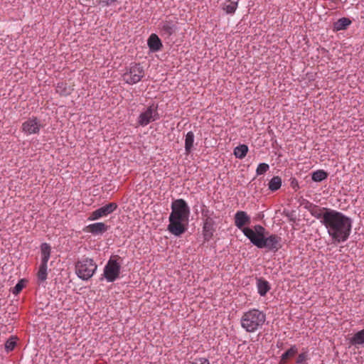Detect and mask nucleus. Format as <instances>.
<instances>
[{"mask_svg":"<svg viewBox=\"0 0 364 364\" xmlns=\"http://www.w3.org/2000/svg\"><path fill=\"white\" fill-rule=\"evenodd\" d=\"M323 225L328 235L336 243L346 242L351 232L353 220L343 213L331 210L325 220Z\"/></svg>","mask_w":364,"mask_h":364,"instance_id":"f257e3e1","label":"nucleus"},{"mask_svg":"<svg viewBox=\"0 0 364 364\" xmlns=\"http://www.w3.org/2000/svg\"><path fill=\"white\" fill-rule=\"evenodd\" d=\"M171 213L168 217L167 230L176 237H180L187 230V223L190 215V208L182 198L174 200L171 205Z\"/></svg>","mask_w":364,"mask_h":364,"instance_id":"f03ea898","label":"nucleus"},{"mask_svg":"<svg viewBox=\"0 0 364 364\" xmlns=\"http://www.w3.org/2000/svg\"><path fill=\"white\" fill-rule=\"evenodd\" d=\"M265 320L266 316L263 312L257 309H252L242 316L241 326L246 331L252 333L260 328Z\"/></svg>","mask_w":364,"mask_h":364,"instance_id":"7ed1b4c3","label":"nucleus"},{"mask_svg":"<svg viewBox=\"0 0 364 364\" xmlns=\"http://www.w3.org/2000/svg\"><path fill=\"white\" fill-rule=\"evenodd\" d=\"M97 266L91 258L85 257L78 260L75 264V272L82 280H88L96 271Z\"/></svg>","mask_w":364,"mask_h":364,"instance_id":"20e7f679","label":"nucleus"},{"mask_svg":"<svg viewBox=\"0 0 364 364\" xmlns=\"http://www.w3.org/2000/svg\"><path fill=\"white\" fill-rule=\"evenodd\" d=\"M255 246L259 249L265 248L268 251L277 252L282 248V237L275 234L267 232L261 240H255Z\"/></svg>","mask_w":364,"mask_h":364,"instance_id":"39448f33","label":"nucleus"},{"mask_svg":"<svg viewBox=\"0 0 364 364\" xmlns=\"http://www.w3.org/2000/svg\"><path fill=\"white\" fill-rule=\"evenodd\" d=\"M144 76V70L140 63H133L130 64L129 70L123 77L125 82L129 85H134L141 80Z\"/></svg>","mask_w":364,"mask_h":364,"instance_id":"423d86ee","label":"nucleus"},{"mask_svg":"<svg viewBox=\"0 0 364 364\" xmlns=\"http://www.w3.org/2000/svg\"><path fill=\"white\" fill-rule=\"evenodd\" d=\"M117 256L111 257L104 267L103 276L109 282H112L118 278L121 266L114 257Z\"/></svg>","mask_w":364,"mask_h":364,"instance_id":"0eeeda50","label":"nucleus"},{"mask_svg":"<svg viewBox=\"0 0 364 364\" xmlns=\"http://www.w3.org/2000/svg\"><path fill=\"white\" fill-rule=\"evenodd\" d=\"M158 106L152 104L150 105L145 112H141L137 122L140 126L145 127L151 122L158 120L160 116L157 111Z\"/></svg>","mask_w":364,"mask_h":364,"instance_id":"6e6552de","label":"nucleus"},{"mask_svg":"<svg viewBox=\"0 0 364 364\" xmlns=\"http://www.w3.org/2000/svg\"><path fill=\"white\" fill-rule=\"evenodd\" d=\"M42 127L40 120L36 117H32L23 122L21 129L26 135L38 134Z\"/></svg>","mask_w":364,"mask_h":364,"instance_id":"1a4fd4ad","label":"nucleus"},{"mask_svg":"<svg viewBox=\"0 0 364 364\" xmlns=\"http://www.w3.org/2000/svg\"><path fill=\"white\" fill-rule=\"evenodd\" d=\"M242 232L254 245L256 242L255 240H261L267 233L265 228L260 225H255L254 229L248 227L244 228Z\"/></svg>","mask_w":364,"mask_h":364,"instance_id":"9d476101","label":"nucleus"},{"mask_svg":"<svg viewBox=\"0 0 364 364\" xmlns=\"http://www.w3.org/2000/svg\"><path fill=\"white\" fill-rule=\"evenodd\" d=\"M118 208L116 203H109L91 213L89 220H96L103 217H107L114 213Z\"/></svg>","mask_w":364,"mask_h":364,"instance_id":"9b49d317","label":"nucleus"},{"mask_svg":"<svg viewBox=\"0 0 364 364\" xmlns=\"http://www.w3.org/2000/svg\"><path fill=\"white\" fill-rule=\"evenodd\" d=\"M311 215L318 220H320V223L323 225L325 223L324 220L326 217L330 214L332 209L328 208H321L315 204L309 203V205L306 207Z\"/></svg>","mask_w":364,"mask_h":364,"instance_id":"f8f14e48","label":"nucleus"},{"mask_svg":"<svg viewBox=\"0 0 364 364\" xmlns=\"http://www.w3.org/2000/svg\"><path fill=\"white\" fill-rule=\"evenodd\" d=\"M109 226L102 222H98L87 225L85 231L91 233L92 235H102L107 231Z\"/></svg>","mask_w":364,"mask_h":364,"instance_id":"ddd939ff","label":"nucleus"},{"mask_svg":"<svg viewBox=\"0 0 364 364\" xmlns=\"http://www.w3.org/2000/svg\"><path fill=\"white\" fill-rule=\"evenodd\" d=\"M161 33L162 36L169 38L177 30L176 23L172 21H164L159 24Z\"/></svg>","mask_w":364,"mask_h":364,"instance_id":"4468645a","label":"nucleus"},{"mask_svg":"<svg viewBox=\"0 0 364 364\" xmlns=\"http://www.w3.org/2000/svg\"><path fill=\"white\" fill-rule=\"evenodd\" d=\"M235 226L242 230L245 228V225L250 223V217L247 214L246 212L239 210L235 214Z\"/></svg>","mask_w":364,"mask_h":364,"instance_id":"2eb2a0df","label":"nucleus"},{"mask_svg":"<svg viewBox=\"0 0 364 364\" xmlns=\"http://www.w3.org/2000/svg\"><path fill=\"white\" fill-rule=\"evenodd\" d=\"M147 46L150 52L156 53L163 48L161 40L156 33H151L147 39Z\"/></svg>","mask_w":364,"mask_h":364,"instance_id":"dca6fc26","label":"nucleus"},{"mask_svg":"<svg viewBox=\"0 0 364 364\" xmlns=\"http://www.w3.org/2000/svg\"><path fill=\"white\" fill-rule=\"evenodd\" d=\"M352 23L349 18L342 17L333 23V31L335 32L346 30Z\"/></svg>","mask_w":364,"mask_h":364,"instance_id":"f3484780","label":"nucleus"},{"mask_svg":"<svg viewBox=\"0 0 364 364\" xmlns=\"http://www.w3.org/2000/svg\"><path fill=\"white\" fill-rule=\"evenodd\" d=\"M195 135L191 131L188 132L185 137V154L188 155L193 149Z\"/></svg>","mask_w":364,"mask_h":364,"instance_id":"a211bd4d","label":"nucleus"},{"mask_svg":"<svg viewBox=\"0 0 364 364\" xmlns=\"http://www.w3.org/2000/svg\"><path fill=\"white\" fill-rule=\"evenodd\" d=\"M215 232V225L210 224H203V235L204 240L206 242L210 241Z\"/></svg>","mask_w":364,"mask_h":364,"instance_id":"6ab92c4d","label":"nucleus"},{"mask_svg":"<svg viewBox=\"0 0 364 364\" xmlns=\"http://www.w3.org/2000/svg\"><path fill=\"white\" fill-rule=\"evenodd\" d=\"M257 287L260 296H265L267 291L270 289L269 283L263 278L257 279Z\"/></svg>","mask_w":364,"mask_h":364,"instance_id":"aec40b11","label":"nucleus"},{"mask_svg":"<svg viewBox=\"0 0 364 364\" xmlns=\"http://www.w3.org/2000/svg\"><path fill=\"white\" fill-rule=\"evenodd\" d=\"M41 262L47 263L50 257L51 247L48 243L43 242L41 245Z\"/></svg>","mask_w":364,"mask_h":364,"instance_id":"412c9836","label":"nucleus"},{"mask_svg":"<svg viewBox=\"0 0 364 364\" xmlns=\"http://www.w3.org/2000/svg\"><path fill=\"white\" fill-rule=\"evenodd\" d=\"M328 173L323 169H318L311 173V179L314 182H321L328 178Z\"/></svg>","mask_w":364,"mask_h":364,"instance_id":"4be33fe9","label":"nucleus"},{"mask_svg":"<svg viewBox=\"0 0 364 364\" xmlns=\"http://www.w3.org/2000/svg\"><path fill=\"white\" fill-rule=\"evenodd\" d=\"M248 146L246 144H240L234 149V155L236 158L242 159L245 157L248 152Z\"/></svg>","mask_w":364,"mask_h":364,"instance_id":"5701e85b","label":"nucleus"},{"mask_svg":"<svg viewBox=\"0 0 364 364\" xmlns=\"http://www.w3.org/2000/svg\"><path fill=\"white\" fill-rule=\"evenodd\" d=\"M298 352V349L296 346H291L289 350H287L285 353H284L282 355L281 358V364H285L287 361L294 357Z\"/></svg>","mask_w":364,"mask_h":364,"instance_id":"b1692460","label":"nucleus"},{"mask_svg":"<svg viewBox=\"0 0 364 364\" xmlns=\"http://www.w3.org/2000/svg\"><path fill=\"white\" fill-rule=\"evenodd\" d=\"M282 183L281 177L278 176H273L268 183V188L271 191H276L281 188Z\"/></svg>","mask_w":364,"mask_h":364,"instance_id":"393cba45","label":"nucleus"},{"mask_svg":"<svg viewBox=\"0 0 364 364\" xmlns=\"http://www.w3.org/2000/svg\"><path fill=\"white\" fill-rule=\"evenodd\" d=\"M230 2L229 4H223V9L228 14H235L237 6H238V0L235 1H231L230 0H228Z\"/></svg>","mask_w":364,"mask_h":364,"instance_id":"a878e982","label":"nucleus"},{"mask_svg":"<svg viewBox=\"0 0 364 364\" xmlns=\"http://www.w3.org/2000/svg\"><path fill=\"white\" fill-rule=\"evenodd\" d=\"M350 342L353 345H355V346L363 344L364 343V329L355 333L354 336L352 337Z\"/></svg>","mask_w":364,"mask_h":364,"instance_id":"bb28decb","label":"nucleus"},{"mask_svg":"<svg viewBox=\"0 0 364 364\" xmlns=\"http://www.w3.org/2000/svg\"><path fill=\"white\" fill-rule=\"evenodd\" d=\"M47 278V263H41L38 272V280L43 282Z\"/></svg>","mask_w":364,"mask_h":364,"instance_id":"cd10ccee","label":"nucleus"},{"mask_svg":"<svg viewBox=\"0 0 364 364\" xmlns=\"http://www.w3.org/2000/svg\"><path fill=\"white\" fill-rule=\"evenodd\" d=\"M26 282L27 281L24 279H20L18 283L11 289V292L14 295L18 294L25 287Z\"/></svg>","mask_w":364,"mask_h":364,"instance_id":"c85d7f7f","label":"nucleus"},{"mask_svg":"<svg viewBox=\"0 0 364 364\" xmlns=\"http://www.w3.org/2000/svg\"><path fill=\"white\" fill-rule=\"evenodd\" d=\"M269 168V164L266 163H260L257 166L256 169V173L257 176L262 175L265 173Z\"/></svg>","mask_w":364,"mask_h":364,"instance_id":"c756f323","label":"nucleus"},{"mask_svg":"<svg viewBox=\"0 0 364 364\" xmlns=\"http://www.w3.org/2000/svg\"><path fill=\"white\" fill-rule=\"evenodd\" d=\"M57 92L62 95H68L70 94V91L67 89L66 85L63 82L58 84Z\"/></svg>","mask_w":364,"mask_h":364,"instance_id":"7c9ffc66","label":"nucleus"},{"mask_svg":"<svg viewBox=\"0 0 364 364\" xmlns=\"http://www.w3.org/2000/svg\"><path fill=\"white\" fill-rule=\"evenodd\" d=\"M201 214L203 218L211 217L213 215L214 212L210 210L205 205H203V208L201 209Z\"/></svg>","mask_w":364,"mask_h":364,"instance_id":"2f4dec72","label":"nucleus"},{"mask_svg":"<svg viewBox=\"0 0 364 364\" xmlns=\"http://www.w3.org/2000/svg\"><path fill=\"white\" fill-rule=\"evenodd\" d=\"M16 346V341L12 339L8 340L5 343V348L7 351H11L14 350Z\"/></svg>","mask_w":364,"mask_h":364,"instance_id":"473e14b6","label":"nucleus"},{"mask_svg":"<svg viewBox=\"0 0 364 364\" xmlns=\"http://www.w3.org/2000/svg\"><path fill=\"white\" fill-rule=\"evenodd\" d=\"M102 6H111L119 2V0H100Z\"/></svg>","mask_w":364,"mask_h":364,"instance_id":"72a5a7b5","label":"nucleus"},{"mask_svg":"<svg viewBox=\"0 0 364 364\" xmlns=\"http://www.w3.org/2000/svg\"><path fill=\"white\" fill-rule=\"evenodd\" d=\"M307 359L306 353H302L299 355L296 359V363L300 364L304 363Z\"/></svg>","mask_w":364,"mask_h":364,"instance_id":"f704fd0d","label":"nucleus"},{"mask_svg":"<svg viewBox=\"0 0 364 364\" xmlns=\"http://www.w3.org/2000/svg\"><path fill=\"white\" fill-rule=\"evenodd\" d=\"M191 364H210V362L206 358L196 359Z\"/></svg>","mask_w":364,"mask_h":364,"instance_id":"c9c22d12","label":"nucleus"},{"mask_svg":"<svg viewBox=\"0 0 364 364\" xmlns=\"http://www.w3.org/2000/svg\"><path fill=\"white\" fill-rule=\"evenodd\" d=\"M290 185L295 190H296L299 188L298 181L295 178H290Z\"/></svg>","mask_w":364,"mask_h":364,"instance_id":"e433bc0d","label":"nucleus"},{"mask_svg":"<svg viewBox=\"0 0 364 364\" xmlns=\"http://www.w3.org/2000/svg\"><path fill=\"white\" fill-rule=\"evenodd\" d=\"M203 223L204 224H210V225H215V222L213 220V218H212V216L203 218Z\"/></svg>","mask_w":364,"mask_h":364,"instance_id":"4c0bfd02","label":"nucleus"},{"mask_svg":"<svg viewBox=\"0 0 364 364\" xmlns=\"http://www.w3.org/2000/svg\"><path fill=\"white\" fill-rule=\"evenodd\" d=\"M321 50H323L324 52H327V50L325 48H322Z\"/></svg>","mask_w":364,"mask_h":364,"instance_id":"58836bf2","label":"nucleus"}]
</instances>
